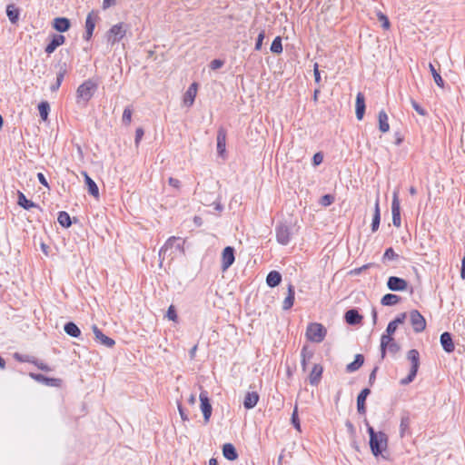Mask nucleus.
<instances>
[{"instance_id":"f257e3e1","label":"nucleus","mask_w":465,"mask_h":465,"mask_svg":"<svg viewBox=\"0 0 465 465\" xmlns=\"http://www.w3.org/2000/svg\"><path fill=\"white\" fill-rule=\"evenodd\" d=\"M98 88V83L93 79H87L81 84L76 90V103L85 105L94 96Z\"/></svg>"},{"instance_id":"f03ea898","label":"nucleus","mask_w":465,"mask_h":465,"mask_svg":"<svg viewBox=\"0 0 465 465\" xmlns=\"http://www.w3.org/2000/svg\"><path fill=\"white\" fill-rule=\"evenodd\" d=\"M367 430L370 435V447L371 452L374 456H378L387 448V435L382 431L375 432L374 429L370 425H368Z\"/></svg>"},{"instance_id":"7ed1b4c3","label":"nucleus","mask_w":465,"mask_h":465,"mask_svg":"<svg viewBox=\"0 0 465 465\" xmlns=\"http://www.w3.org/2000/svg\"><path fill=\"white\" fill-rule=\"evenodd\" d=\"M407 359L411 361V370L408 376L401 380V385H408L412 382L420 368V353L416 349L408 351Z\"/></svg>"},{"instance_id":"20e7f679","label":"nucleus","mask_w":465,"mask_h":465,"mask_svg":"<svg viewBox=\"0 0 465 465\" xmlns=\"http://www.w3.org/2000/svg\"><path fill=\"white\" fill-rule=\"evenodd\" d=\"M326 329L317 322L310 323L306 330V337L312 342H321L324 340Z\"/></svg>"},{"instance_id":"39448f33","label":"nucleus","mask_w":465,"mask_h":465,"mask_svg":"<svg viewBox=\"0 0 465 465\" xmlns=\"http://www.w3.org/2000/svg\"><path fill=\"white\" fill-rule=\"evenodd\" d=\"M275 232L277 242L282 245H287L292 235V226L281 223L276 226Z\"/></svg>"},{"instance_id":"423d86ee","label":"nucleus","mask_w":465,"mask_h":465,"mask_svg":"<svg viewBox=\"0 0 465 465\" xmlns=\"http://www.w3.org/2000/svg\"><path fill=\"white\" fill-rule=\"evenodd\" d=\"M126 34V25L123 23L114 25L108 32V42L114 45L124 37Z\"/></svg>"},{"instance_id":"0eeeda50","label":"nucleus","mask_w":465,"mask_h":465,"mask_svg":"<svg viewBox=\"0 0 465 465\" xmlns=\"http://www.w3.org/2000/svg\"><path fill=\"white\" fill-rule=\"evenodd\" d=\"M410 322L415 332H421L426 328V320L417 310L410 312Z\"/></svg>"},{"instance_id":"6e6552de","label":"nucleus","mask_w":465,"mask_h":465,"mask_svg":"<svg viewBox=\"0 0 465 465\" xmlns=\"http://www.w3.org/2000/svg\"><path fill=\"white\" fill-rule=\"evenodd\" d=\"M392 223L396 227L401 226V205L398 191H394L391 203Z\"/></svg>"},{"instance_id":"1a4fd4ad","label":"nucleus","mask_w":465,"mask_h":465,"mask_svg":"<svg viewBox=\"0 0 465 465\" xmlns=\"http://www.w3.org/2000/svg\"><path fill=\"white\" fill-rule=\"evenodd\" d=\"M200 401H201V410L203 414V419L205 423L209 422L210 417L212 415V405L210 403V400L208 398V393L205 391H203L200 393Z\"/></svg>"},{"instance_id":"9d476101","label":"nucleus","mask_w":465,"mask_h":465,"mask_svg":"<svg viewBox=\"0 0 465 465\" xmlns=\"http://www.w3.org/2000/svg\"><path fill=\"white\" fill-rule=\"evenodd\" d=\"M234 249L227 246L222 253V270L225 272L234 262Z\"/></svg>"},{"instance_id":"9b49d317","label":"nucleus","mask_w":465,"mask_h":465,"mask_svg":"<svg viewBox=\"0 0 465 465\" xmlns=\"http://www.w3.org/2000/svg\"><path fill=\"white\" fill-rule=\"evenodd\" d=\"M387 286L391 291L401 292L407 289L408 282L402 278L391 276L388 279Z\"/></svg>"},{"instance_id":"f8f14e48","label":"nucleus","mask_w":465,"mask_h":465,"mask_svg":"<svg viewBox=\"0 0 465 465\" xmlns=\"http://www.w3.org/2000/svg\"><path fill=\"white\" fill-rule=\"evenodd\" d=\"M92 329L96 341L100 342L107 348H112L115 344V341L112 338L104 334L96 325H93Z\"/></svg>"},{"instance_id":"ddd939ff","label":"nucleus","mask_w":465,"mask_h":465,"mask_svg":"<svg viewBox=\"0 0 465 465\" xmlns=\"http://www.w3.org/2000/svg\"><path fill=\"white\" fill-rule=\"evenodd\" d=\"M65 42V37L63 35H57V34H54L52 35V39L50 41V43L45 46V53L48 54H53L55 49L64 45Z\"/></svg>"},{"instance_id":"4468645a","label":"nucleus","mask_w":465,"mask_h":465,"mask_svg":"<svg viewBox=\"0 0 465 465\" xmlns=\"http://www.w3.org/2000/svg\"><path fill=\"white\" fill-rule=\"evenodd\" d=\"M440 344H441L443 350L446 352L450 353V352L454 351L455 345H454L451 334L450 332H448V331L443 332L440 335Z\"/></svg>"},{"instance_id":"2eb2a0df","label":"nucleus","mask_w":465,"mask_h":465,"mask_svg":"<svg viewBox=\"0 0 465 465\" xmlns=\"http://www.w3.org/2000/svg\"><path fill=\"white\" fill-rule=\"evenodd\" d=\"M53 27L59 33H64L70 29L71 22L66 17H56L53 20Z\"/></svg>"},{"instance_id":"dca6fc26","label":"nucleus","mask_w":465,"mask_h":465,"mask_svg":"<svg viewBox=\"0 0 465 465\" xmlns=\"http://www.w3.org/2000/svg\"><path fill=\"white\" fill-rule=\"evenodd\" d=\"M365 113V97L362 93L356 95L355 114L358 120H361Z\"/></svg>"},{"instance_id":"f3484780","label":"nucleus","mask_w":465,"mask_h":465,"mask_svg":"<svg viewBox=\"0 0 465 465\" xmlns=\"http://www.w3.org/2000/svg\"><path fill=\"white\" fill-rule=\"evenodd\" d=\"M371 390L368 388H365L361 390V391L359 393L357 397V411L360 414H365L366 413V407H365V401L366 398L370 395Z\"/></svg>"},{"instance_id":"a211bd4d","label":"nucleus","mask_w":465,"mask_h":465,"mask_svg":"<svg viewBox=\"0 0 465 465\" xmlns=\"http://www.w3.org/2000/svg\"><path fill=\"white\" fill-rule=\"evenodd\" d=\"M344 319L348 324L356 325L361 322L362 316L356 309H351L345 312Z\"/></svg>"},{"instance_id":"6ab92c4d","label":"nucleus","mask_w":465,"mask_h":465,"mask_svg":"<svg viewBox=\"0 0 465 465\" xmlns=\"http://www.w3.org/2000/svg\"><path fill=\"white\" fill-rule=\"evenodd\" d=\"M226 130L223 127H220L217 132V151L222 155L225 151L226 143Z\"/></svg>"},{"instance_id":"aec40b11","label":"nucleus","mask_w":465,"mask_h":465,"mask_svg":"<svg viewBox=\"0 0 465 465\" xmlns=\"http://www.w3.org/2000/svg\"><path fill=\"white\" fill-rule=\"evenodd\" d=\"M84 181L87 186L88 193L95 198L99 196V189L95 182L87 174L86 172H83Z\"/></svg>"},{"instance_id":"412c9836","label":"nucleus","mask_w":465,"mask_h":465,"mask_svg":"<svg viewBox=\"0 0 465 465\" xmlns=\"http://www.w3.org/2000/svg\"><path fill=\"white\" fill-rule=\"evenodd\" d=\"M196 93H197V84L193 83L189 86V88L187 89V91L184 94L183 102L187 106H191L193 104L195 96H196Z\"/></svg>"},{"instance_id":"4be33fe9","label":"nucleus","mask_w":465,"mask_h":465,"mask_svg":"<svg viewBox=\"0 0 465 465\" xmlns=\"http://www.w3.org/2000/svg\"><path fill=\"white\" fill-rule=\"evenodd\" d=\"M294 295H295L294 286L292 284H289L287 297L282 302V310L287 311L292 307L293 302H294Z\"/></svg>"},{"instance_id":"5701e85b","label":"nucleus","mask_w":465,"mask_h":465,"mask_svg":"<svg viewBox=\"0 0 465 465\" xmlns=\"http://www.w3.org/2000/svg\"><path fill=\"white\" fill-rule=\"evenodd\" d=\"M223 454L225 459L232 461L237 460L238 458L237 450L232 443H225L223 446Z\"/></svg>"},{"instance_id":"b1692460","label":"nucleus","mask_w":465,"mask_h":465,"mask_svg":"<svg viewBox=\"0 0 465 465\" xmlns=\"http://www.w3.org/2000/svg\"><path fill=\"white\" fill-rule=\"evenodd\" d=\"M322 374V367L319 364H315L310 373V383L313 386L319 384Z\"/></svg>"},{"instance_id":"393cba45","label":"nucleus","mask_w":465,"mask_h":465,"mask_svg":"<svg viewBox=\"0 0 465 465\" xmlns=\"http://www.w3.org/2000/svg\"><path fill=\"white\" fill-rule=\"evenodd\" d=\"M411 418L409 413H404L401 418L400 436L403 438L406 433H410Z\"/></svg>"},{"instance_id":"a878e982","label":"nucleus","mask_w":465,"mask_h":465,"mask_svg":"<svg viewBox=\"0 0 465 465\" xmlns=\"http://www.w3.org/2000/svg\"><path fill=\"white\" fill-rule=\"evenodd\" d=\"M282 282V275L277 271H272L268 273L266 277V283L268 286L273 288L278 286Z\"/></svg>"},{"instance_id":"bb28decb","label":"nucleus","mask_w":465,"mask_h":465,"mask_svg":"<svg viewBox=\"0 0 465 465\" xmlns=\"http://www.w3.org/2000/svg\"><path fill=\"white\" fill-rule=\"evenodd\" d=\"M364 362V357L362 354H356L355 359L352 362L346 366V371L351 373L358 371Z\"/></svg>"},{"instance_id":"cd10ccee","label":"nucleus","mask_w":465,"mask_h":465,"mask_svg":"<svg viewBox=\"0 0 465 465\" xmlns=\"http://www.w3.org/2000/svg\"><path fill=\"white\" fill-rule=\"evenodd\" d=\"M31 376L35 381H40V382H44V383H45L46 385H49V386H55V387H57L61 383V380L60 379L48 378V377L44 376L43 374H31Z\"/></svg>"},{"instance_id":"c85d7f7f","label":"nucleus","mask_w":465,"mask_h":465,"mask_svg":"<svg viewBox=\"0 0 465 465\" xmlns=\"http://www.w3.org/2000/svg\"><path fill=\"white\" fill-rule=\"evenodd\" d=\"M259 401V395L255 391L247 392L244 397L243 405L246 409H252Z\"/></svg>"},{"instance_id":"c756f323","label":"nucleus","mask_w":465,"mask_h":465,"mask_svg":"<svg viewBox=\"0 0 465 465\" xmlns=\"http://www.w3.org/2000/svg\"><path fill=\"white\" fill-rule=\"evenodd\" d=\"M179 241H180V239H179V238H177V237H174V236L170 237V238L167 240V242H165V244L161 248L160 252H159V255H160V256L164 255V254L166 253V252H167L170 248H172L173 246H174V244H175L176 249H177V250H180V249H181V247H182V245H181V243H180V242H179Z\"/></svg>"},{"instance_id":"7c9ffc66","label":"nucleus","mask_w":465,"mask_h":465,"mask_svg":"<svg viewBox=\"0 0 465 465\" xmlns=\"http://www.w3.org/2000/svg\"><path fill=\"white\" fill-rule=\"evenodd\" d=\"M64 330L65 333L71 337L78 338L81 335V330L79 327L73 322H69L64 324Z\"/></svg>"},{"instance_id":"2f4dec72","label":"nucleus","mask_w":465,"mask_h":465,"mask_svg":"<svg viewBox=\"0 0 465 465\" xmlns=\"http://www.w3.org/2000/svg\"><path fill=\"white\" fill-rule=\"evenodd\" d=\"M378 119H379V130L381 133H387L390 130V124L388 122V115L384 110L380 111Z\"/></svg>"},{"instance_id":"473e14b6","label":"nucleus","mask_w":465,"mask_h":465,"mask_svg":"<svg viewBox=\"0 0 465 465\" xmlns=\"http://www.w3.org/2000/svg\"><path fill=\"white\" fill-rule=\"evenodd\" d=\"M380 221H381V213H380V205H379V199L376 200L375 206H374V213L371 223V231L376 232L379 229L380 226Z\"/></svg>"},{"instance_id":"72a5a7b5","label":"nucleus","mask_w":465,"mask_h":465,"mask_svg":"<svg viewBox=\"0 0 465 465\" xmlns=\"http://www.w3.org/2000/svg\"><path fill=\"white\" fill-rule=\"evenodd\" d=\"M400 300L401 298L398 295L387 293L381 298V303L384 306H392L397 304Z\"/></svg>"},{"instance_id":"f704fd0d","label":"nucleus","mask_w":465,"mask_h":465,"mask_svg":"<svg viewBox=\"0 0 465 465\" xmlns=\"http://www.w3.org/2000/svg\"><path fill=\"white\" fill-rule=\"evenodd\" d=\"M6 15L12 24H15L19 19V9L15 5H8L6 7Z\"/></svg>"},{"instance_id":"c9c22d12","label":"nucleus","mask_w":465,"mask_h":465,"mask_svg":"<svg viewBox=\"0 0 465 465\" xmlns=\"http://www.w3.org/2000/svg\"><path fill=\"white\" fill-rule=\"evenodd\" d=\"M394 339L392 338V335H389L388 333H384L381 335V358H384L386 355L387 346L393 341Z\"/></svg>"},{"instance_id":"e433bc0d","label":"nucleus","mask_w":465,"mask_h":465,"mask_svg":"<svg viewBox=\"0 0 465 465\" xmlns=\"http://www.w3.org/2000/svg\"><path fill=\"white\" fill-rule=\"evenodd\" d=\"M17 203L21 207H23L25 210H29L33 207H37V205L34 202L28 200L25 197V195L21 192H18V202Z\"/></svg>"},{"instance_id":"4c0bfd02","label":"nucleus","mask_w":465,"mask_h":465,"mask_svg":"<svg viewBox=\"0 0 465 465\" xmlns=\"http://www.w3.org/2000/svg\"><path fill=\"white\" fill-rule=\"evenodd\" d=\"M95 27L94 21L92 18V14H89L86 17L85 21V39L89 40L93 35L94 30Z\"/></svg>"},{"instance_id":"58836bf2","label":"nucleus","mask_w":465,"mask_h":465,"mask_svg":"<svg viewBox=\"0 0 465 465\" xmlns=\"http://www.w3.org/2000/svg\"><path fill=\"white\" fill-rule=\"evenodd\" d=\"M57 221L64 228H69L72 224L70 215L64 211L59 212Z\"/></svg>"},{"instance_id":"ea45409f","label":"nucleus","mask_w":465,"mask_h":465,"mask_svg":"<svg viewBox=\"0 0 465 465\" xmlns=\"http://www.w3.org/2000/svg\"><path fill=\"white\" fill-rule=\"evenodd\" d=\"M65 74H66V68H65V64H64L63 66H61L59 72L57 73L55 84L51 86L52 91L58 90V88L60 87V85L64 80Z\"/></svg>"},{"instance_id":"a19ab883","label":"nucleus","mask_w":465,"mask_h":465,"mask_svg":"<svg viewBox=\"0 0 465 465\" xmlns=\"http://www.w3.org/2000/svg\"><path fill=\"white\" fill-rule=\"evenodd\" d=\"M38 110H39L40 117L42 118V120H44V121L47 120V117H48V114L50 112L49 103L47 101H42L38 104Z\"/></svg>"},{"instance_id":"79ce46f5","label":"nucleus","mask_w":465,"mask_h":465,"mask_svg":"<svg viewBox=\"0 0 465 465\" xmlns=\"http://www.w3.org/2000/svg\"><path fill=\"white\" fill-rule=\"evenodd\" d=\"M429 68H430V71L433 76V79H434L436 84L440 87H443L444 81L441 78V76L440 75V74L437 72V70L435 69L434 65L432 64H430Z\"/></svg>"},{"instance_id":"37998d69","label":"nucleus","mask_w":465,"mask_h":465,"mask_svg":"<svg viewBox=\"0 0 465 465\" xmlns=\"http://www.w3.org/2000/svg\"><path fill=\"white\" fill-rule=\"evenodd\" d=\"M271 51L274 54H281L282 52V38L280 36L273 39L271 45Z\"/></svg>"},{"instance_id":"c03bdc74","label":"nucleus","mask_w":465,"mask_h":465,"mask_svg":"<svg viewBox=\"0 0 465 465\" xmlns=\"http://www.w3.org/2000/svg\"><path fill=\"white\" fill-rule=\"evenodd\" d=\"M133 110L130 107H126L124 110L122 122L125 125H129L132 122Z\"/></svg>"},{"instance_id":"a18cd8bd","label":"nucleus","mask_w":465,"mask_h":465,"mask_svg":"<svg viewBox=\"0 0 465 465\" xmlns=\"http://www.w3.org/2000/svg\"><path fill=\"white\" fill-rule=\"evenodd\" d=\"M377 16H378V20L381 23L382 28L385 30H388L391 26V24H390V21H389L387 15H385L381 12H379L377 14Z\"/></svg>"},{"instance_id":"49530a36","label":"nucleus","mask_w":465,"mask_h":465,"mask_svg":"<svg viewBox=\"0 0 465 465\" xmlns=\"http://www.w3.org/2000/svg\"><path fill=\"white\" fill-rule=\"evenodd\" d=\"M166 317L170 320V321H173V322H177L178 320V315H177V312H176V310H175V307L173 305H170L168 310H167V312H166Z\"/></svg>"},{"instance_id":"de8ad7c7","label":"nucleus","mask_w":465,"mask_h":465,"mask_svg":"<svg viewBox=\"0 0 465 465\" xmlns=\"http://www.w3.org/2000/svg\"><path fill=\"white\" fill-rule=\"evenodd\" d=\"M292 423L295 429H297L298 430H301V424H300V420L298 417L297 406L294 407L293 412L292 414Z\"/></svg>"},{"instance_id":"09e8293b","label":"nucleus","mask_w":465,"mask_h":465,"mask_svg":"<svg viewBox=\"0 0 465 465\" xmlns=\"http://www.w3.org/2000/svg\"><path fill=\"white\" fill-rule=\"evenodd\" d=\"M334 202V196L331 194H324L320 200V203L322 206H329Z\"/></svg>"},{"instance_id":"8fccbe9b","label":"nucleus","mask_w":465,"mask_h":465,"mask_svg":"<svg viewBox=\"0 0 465 465\" xmlns=\"http://www.w3.org/2000/svg\"><path fill=\"white\" fill-rule=\"evenodd\" d=\"M411 104L413 107V109L422 116H425L427 114V112L413 99H411Z\"/></svg>"},{"instance_id":"3c124183","label":"nucleus","mask_w":465,"mask_h":465,"mask_svg":"<svg viewBox=\"0 0 465 465\" xmlns=\"http://www.w3.org/2000/svg\"><path fill=\"white\" fill-rule=\"evenodd\" d=\"M265 37V33L264 31H261L258 35V37H257V40H256V43H255V47L254 49L256 51H260L262 49V41Z\"/></svg>"},{"instance_id":"603ef678","label":"nucleus","mask_w":465,"mask_h":465,"mask_svg":"<svg viewBox=\"0 0 465 465\" xmlns=\"http://www.w3.org/2000/svg\"><path fill=\"white\" fill-rule=\"evenodd\" d=\"M397 257H398V254L393 251L392 248H388L383 254L384 260H394Z\"/></svg>"},{"instance_id":"864d4df0","label":"nucleus","mask_w":465,"mask_h":465,"mask_svg":"<svg viewBox=\"0 0 465 465\" xmlns=\"http://www.w3.org/2000/svg\"><path fill=\"white\" fill-rule=\"evenodd\" d=\"M401 347L400 345L395 341V340L393 341H391L388 346H387V350L392 353V354H396L399 351H400Z\"/></svg>"},{"instance_id":"5fc2aeb1","label":"nucleus","mask_w":465,"mask_h":465,"mask_svg":"<svg viewBox=\"0 0 465 465\" xmlns=\"http://www.w3.org/2000/svg\"><path fill=\"white\" fill-rule=\"evenodd\" d=\"M224 64V62L221 59H214L210 63V68L212 70H217Z\"/></svg>"},{"instance_id":"6e6d98bb","label":"nucleus","mask_w":465,"mask_h":465,"mask_svg":"<svg viewBox=\"0 0 465 465\" xmlns=\"http://www.w3.org/2000/svg\"><path fill=\"white\" fill-rule=\"evenodd\" d=\"M143 129L142 127H138L135 131V139H134V143H135V145L138 146L140 141L142 140L143 136Z\"/></svg>"},{"instance_id":"4d7b16f0","label":"nucleus","mask_w":465,"mask_h":465,"mask_svg":"<svg viewBox=\"0 0 465 465\" xmlns=\"http://www.w3.org/2000/svg\"><path fill=\"white\" fill-rule=\"evenodd\" d=\"M397 328L398 326L391 321V322H389L386 328V333H388L389 335H393Z\"/></svg>"},{"instance_id":"13d9d810","label":"nucleus","mask_w":465,"mask_h":465,"mask_svg":"<svg viewBox=\"0 0 465 465\" xmlns=\"http://www.w3.org/2000/svg\"><path fill=\"white\" fill-rule=\"evenodd\" d=\"M406 316V312L400 313L392 322L398 326L404 322Z\"/></svg>"},{"instance_id":"bf43d9fd","label":"nucleus","mask_w":465,"mask_h":465,"mask_svg":"<svg viewBox=\"0 0 465 465\" xmlns=\"http://www.w3.org/2000/svg\"><path fill=\"white\" fill-rule=\"evenodd\" d=\"M313 74H314L315 82L317 84H320V82H321V74H320V70L318 68V64H314Z\"/></svg>"},{"instance_id":"052dcab7","label":"nucleus","mask_w":465,"mask_h":465,"mask_svg":"<svg viewBox=\"0 0 465 465\" xmlns=\"http://www.w3.org/2000/svg\"><path fill=\"white\" fill-rule=\"evenodd\" d=\"M313 163L314 165H319L320 163H322V160H323V156L321 153H316L314 155H313Z\"/></svg>"},{"instance_id":"680f3d73","label":"nucleus","mask_w":465,"mask_h":465,"mask_svg":"<svg viewBox=\"0 0 465 465\" xmlns=\"http://www.w3.org/2000/svg\"><path fill=\"white\" fill-rule=\"evenodd\" d=\"M37 178H38V181L41 184H43L44 186L49 188V184L47 183V180L46 178L45 177V175L42 173H37Z\"/></svg>"},{"instance_id":"e2e57ef3","label":"nucleus","mask_w":465,"mask_h":465,"mask_svg":"<svg viewBox=\"0 0 465 465\" xmlns=\"http://www.w3.org/2000/svg\"><path fill=\"white\" fill-rule=\"evenodd\" d=\"M302 370L305 371L306 369V348L303 347L302 350Z\"/></svg>"},{"instance_id":"0e129e2a","label":"nucleus","mask_w":465,"mask_h":465,"mask_svg":"<svg viewBox=\"0 0 465 465\" xmlns=\"http://www.w3.org/2000/svg\"><path fill=\"white\" fill-rule=\"evenodd\" d=\"M168 183L171 186H173L174 188L180 187V181L176 178L170 177L168 180Z\"/></svg>"},{"instance_id":"69168bd1","label":"nucleus","mask_w":465,"mask_h":465,"mask_svg":"<svg viewBox=\"0 0 465 465\" xmlns=\"http://www.w3.org/2000/svg\"><path fill=\"white\" fill-rule=\"evenodd\" d=\"M378 367H375L372 371L370 374L369 377V383L372 385L376 380V372H377Z\"/></svg>"},{"instance_id":"338daca9","label":"nucleus","mask_w":465,"mask_h":465,"mask_svg":"<svg viewBox=\"0 0 465 465\" xmlns=\"http://www.w3.org/2000/svg\"><path fill=\"white\" fill-rule=\"evenodd\" d=\"M35 365L38 367V369H40L42 371H50V368L43 362H35Z\"/></svg>"},{"instance_id":"774afa93","label":"nucleus","mask_w":465,"mask_h":465,"mask_svg":"<svg viewBox=\"0 0 465 465\" xmlns=\"http://www.w3.org/2000/svg\"><path fill=\"white\" fill-rule=\"evenodd\" d=\"M460 277L461 279H465V256L461 261Z\"/></svg>"}]
</instances>
